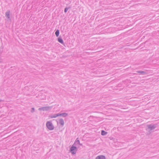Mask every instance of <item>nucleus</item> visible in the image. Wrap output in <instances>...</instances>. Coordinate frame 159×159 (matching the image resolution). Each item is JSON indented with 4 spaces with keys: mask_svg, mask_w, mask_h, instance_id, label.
Listing matches in <instances>:
<instances>
[{
    "mask_svg": "<svg viewBox=\"0 0 159 159\" xmlns=\"http://www.w3.org/2000/svg\"><path fill=\"white\" fill-rule=\"evenodd\" d=\"M157 125L156 124H150L147 125V127L148 129V131L151 133L152 132V130H154L157 127Z\"/></svg>",
    "mask_w": 159,
    "mask_h": 159,
    "instance_id": "1",
    "label": "nucleus"
},
{
    "mask_svg": "<svg viewBox=\"0 0 159 159\" xmlns=\"http://www.w3.org/2000/svg\"><path fill=\"white\" fill-rule=\"evenodd\" d=\"M46 126L48 129L50 130H53L54 128V127L52 123L49 121H48L47 122Z\"/></svg>",
    "mask_w": 159,
    "mask_h": 159,
    "instance_id": "2",
    "label": "nucleus"
},
{
    "mask_svg": "<svg viewBox=\"0 0 159 159\" xmlns=\"http://www.w3.org/2000/svg\"><path fill=\"white\" fill-rule=\"evenodd\" d=\"M77 151V147L73 144L70 149V152L72 154H75Z\"/></svg>",
    "mask_w": 159,
    "mask_h": 159,
    "instance_id": "3",
    "label": "nucleus"
},
{
    "mask_svg": "<svg viewBox=\"0 0 159 159\" xmlns=\"http://www.w3.org/2000/svg\"><path fill=\"white\" fill-rule=\"evenodd\" d=\"M52 107L51 106H48V107H42L39 108V111H48L49 110H51Z\"/></svg>",
    "mask_w": 159,
    "mask_h": 159,
    "instance_id": "4",
    "label": "nucleus"
},
{
    "mask_svg": "<svg viewBox=\"0 0 159 159\" xmlns=\"http://www.w3.org/2000/svg\"><path fill=\"white\" fill-rule=\"evenodd\" d=\"M10 10H8L5 13V16L7 19L8 20H11V19L10 17Z\"/></svg>",
    "mask_w": 159,
    "mask_h": 159,
    "instance_id": "5",
    "label": "nucleus"
},
{
    "mask_svg": "<svg viewBox=\"0 0 159 159\" xmlns=\"http://www.w3.org/2000/svg\"><path fill=\"white\" fill-rule=\"evenodd\" d=\"M78 138H77L76 140H75V143H74V145H76L77 144H79L80 145V146H82V143H80V141L78 139Z\"/></svg>",
    "mask_w": 159,
    "mask_h": 159,
    "instance_id": "6",
    "label": "nucleus"
},
{
    "mask_svg": "<svg viewBox=\"0 0 159 159\" xmlns=\"http://www.w3.org/2000/svg\"><path fill=\"white\" fill-rule=\"evenodd\" d=\"M58 116H61L63 117H66L68 116V114L67 113H58Z\"/></svg>",
    "mask_w": 159,
    "mask_h": 159,
    "instance_id": "7",
    "label": "nucleus"
},
{
    "mask_svg": "<svg viewBox=\"0 0 159 159\" xmlns=\"http://www.w3.org/2000/svg\"><path fill=\"white\" fill-rule=\"evenodd\" d=\"M137 72L139 73L140 74L143 75H144L148 74V73L146 71H137Z\"/></svg>",
    "mask_w": 159,
    "mask_h": 159,
    "instance_id": "8",
    "label": "nucleus"
},
{
    "mask_svg": "<svg viewBox=\"0 0 159 159\" xmlns=\"http://www.w3.org/2000/svg\"><path fill=\"white\" fill-rule=\"evenodd\" d=\"M59 123L62 126H63L64 124V122L63 119L61 118L59 120Z\"/></svg>",
    "mask_w": 159,
    "mask_h": 159,
    "instance_id": "9",
    "label": "nucleus"
},
{
    "mask_svg": "<svg viewBox=\"0 0 159 159\" xmlns=\"http://www.w3.org/2000/svg\"><path fill=\"white\" fill-rule=\"evenodd\" d=\"M95 159H106V157L104 155H99L97 156Z\"/></svg>",
    "mask_w": 159,
    "mask_h": 159,
    "instance_id": "10",
    "label": "nucleus"
},
{
    "mask_svg": "<svg viewBox=\"0 0 159 159\" xmlns=\"http://www.w3.org/2000/svg\"><path fill=\"white\" fill-rule=\"evenodd\" d=\"M57 40L59 42L64 45V42L62 38L60 37L57 38Z\"/></svg>",
    "mask_w": 159,
    "mask_h": 159,
    "instance_id": "11",
    "label": "nucleus"
},
{
    "mask_svg": "<svg viewBox=\"0 0 159 159\" xmlns=\"http://www.w3.org/2000/svg\"><path fill=\"white\" fill-rule=\"evenodd\" d=\"M58 116V113L54 114L53 115H51L49 116V117L51 118H56V117Z\"/></svg>",
    "mask_w": 159,
    "mask_h": 159,
    "instance_id": "12",
    "label": "nucleus"
},
{
    "mask_svg": "<svg viewBox=\"0 0 159 159\" xmlns=\"http://www.w3.org/2000/svg\"><path fill=\"white\" fill-rule=\"evenodd\" d=\"M101 135H105L107 134V132L104 130H102L101 131Z\"/></svg>",
    "mask_w": 159,
    "mask_h": 159,
    "instance_id": "13",
    "label": "nucleus"
},
{
    "mask_svg": "<svg viewBox=\"0 0 159 159\" xmlns=\"http://www.w3.org/2000/svg\"><path fill=\"white\" fill-rule=\"evenodd\" d=\"M59 30H57L55 32V34L57 37H58L59 36Z\"/></svg>",
    "mask_w": 159,
    "mask_h": 159,
    "instance_id": "14",
    "label": "nucleus"
},
{
    "mask_svg": "<svg viewBox=\"0 0 159 159\" xmlns=\"http://www.w3.org/2000/svg\"><path fill=\"white\" fill-rule=\"evenodd\" d=\"M70 7H66L65 8V9H64V12L65 13H66L67 11L70 8Z\"/></svg>",
    "mask_w": 159,
    "mask_h": 159,
    "instance_id": "15",
    "label": "nucleus"
},
{
    "mask_svg": "<svg viewBox=\"0 0 159 159\" xmlns=\"http://www.w3.org/2000/svg\"><path fill=\"white\" fill-rule=\"evenodd\" d=\"M34 111V107H32L31 108V113H33Z\"/></svg>",
    "mask_w": 159,
    "mask_h": 159,
    "instance_id": "16",
    "label": "nucleus"
},
{
    "mask_svg": "<svg viewBox=\"0 0 159 159\" xmlns=\"http://www.w3.org/2000/svg\"><path fill=\"white\" fill-rule=\"evenodd\" d=\"M2 52H3L2 51H1V50L0 51V56H1L2 54Z\"/></svg>",
    "mask_w": 159,
    "mask_h": 159,
    "instance_id": "17",
    "label": "nucleus"
},
{
    "mask_svg": "<svg viewBox=\"0 0 159 159\" xmlns=\"http://www.w3.org/2000/svg\"><path fill=\"white\" fill-rule=\"evenodd\" d=\"M2 62V59L0 57V62Z\"/></svg>",
    "mask_w": 159,
    "mask_h": 159,
    "instance_id": "18",
    "label": "nucleus"
},
{
    "mask_svg": "<svg viewBox=\"0 0 159 159\" xmlns=\"http://www.w3.org/2000/svg\"><path fill=\"white\" fill-rule=\"evenodd\" d=\"M4 100L0 99V102H4Z\"/></svg>",
    "mask_w": 159,
    "mask_h": 159,
    "instance_id": "19",
    "label": "nucleus"
}]
</instances>
